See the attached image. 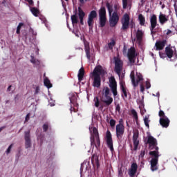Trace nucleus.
Segmentation results:
<instances>
[{"label": "nucleus", "mask_w": 177, "mask_h": 177, "mask_svg": "<svg viewBox=\"0 0 177 177\" xmlns=\"http://www.w3.org/2000/svg\"><path fill=\"white\" fill-rule=\"evenodd\" d=\"M26 2H28L29 5H32L34 3V1L32 0H26Z\"/></svg>", "instance_id": "4d7b16f0"}, {"label": "nucleus", "mask_w": 177, "mask_h": 177, "mask_svg": "<svg viewBox=\"0 0 177 177\" xmlns=\"http://www.w3.org/2000/svg\"><path fill=\"white\" fill-rule=\"evenodd\" d=\"M158 115L160 118H165L167 116L165 115V113L163 112L162 110H160L158 113Z\"/></svg>", "instance_id": "ea45409f"}, {"label": "nucleus", "mask_w": 177, "mask_h": 177, "mask_svg": "<svg viewBox=\"0 0 177 177\" xmlns=\"http://www.w3.org/2000/svg\"><path fill=\"white\" fill-rule=\"evenodd\" d=\"M131 114L136 121V124L137 127H139L140 125V123H139V118L138 116V112L135 109L131 110Z\"/></svg>", "instance_id": "a878e982"}, {"label": "nucleus", "mask_w": 177, "mask_h": 177, "mask_svg": "<svg viewBox=\"0 0 177 177\" xmlns=\"http://www.w3.org/2000/svg\"><path fill=\"white\" fill-rule=\"evenodd\" d=\"M30 62H32V64H35L36 66H39V64H41L39 60L35 59V57H34L32 55L30 56Z\"/></svg>", "instance_id": "7c9ffc66"}, {"label": "nucleus", "mask_w": 177, "mask_h": 177, "mask_svg": "<svg viewBox=\"0 0 177 177\" xmlns=\"http://www.w3.org/2000/svg\"><path fill=\"white\" fill-rule=\"evenodd\" d=\"M109 88H111L114 97H115L118 95V92L117 91V81H115V78L113 76L109 78Z\"/></svg>", "instance_id": "9d476101"}, {"label": "nucleus", "mask_w": 177, "mask_h": 177, "mask_svg": "<svg viewBox=\"0 0 177 177\" xmlns=\"http://www.w3.org/2000/svg\"><path fill=\"white\" fill-rule=\"evenodd\" d=\"M94 103H95V106L97 108L99 107V106H100V100H99L98 97H94Z\"/></svg>", "instance_id": "e433bc0d"}, {"label": "nucleus", "mask_w": 177, "mask_h": 177, "mask_svg": "<svg viewBox=\"0 0 177 177\" xmlns=\"http://www.w3.org/2000/svg\"><path fill=\"white\" fill-rule=\"evenodd\" d=\"M106 6L108 9V12H109V16H111V14L113 13V6L112 5H110V3L109 2H106Z\"/></svg>", "instance_id": "473e14b6"}, {"label": "nucleus", "mask_w": 177, "mask_h": 177, "mask_svg": "<svg viewBox=\"0 0 177 177\" xmlns=\"http://www.w3.org/2000/svg\"><path fill=\"white\" fill-rule=\"evenodd\" d=\"M136 172H138V164L133 163L131 164V168L129 170L128 174L130 177H135Z\"/></svg>", "instance_id": "a211bd4d"}, {"label": "nucleus", "mask_w": 177, "mask_h": 177, "mask_svg": "<svg viewBox=\"0 0 177 177\" xmlns=\"http://www.w3.org/2000/svg\"><path fill=\"white\" fill-rule=\"evenodd\" d=\"M140 91L141 92H145V86H143V84L140 85Z\"/></svg>", "instance_id": "6e6d98bb"}, {"label": "nucleus", "mask_w": 177, "mask_h": 177, "mask_svg": "<svg viewBox=\"0 0 177 177\" xmlns=\"http://www.w3.org/2000/svg\"><path fill=\"white\" fill-rule=\"evenodd\" d=\"M24 24L23 23H19L17 28V34H20V30H21V27H23Z\"/></svg>", "instance_id": "58836bf2"}, {"label": "nucleus", "mask_w": 177, "mask_h": 177, "mask_svg": "<svg viewBox=\"0 0 177 177\" xmlns=\"http://www.w3.org/2000/svg\"><path fill=\"white\" fill-rule=\"evenodd\" d=\"M115 72L118 75H121V71H122V66H124V63L122 61L118 58V57H115Z\"/></svg>", "instance_id": "9b49d317"}, {"label": "nucleus", "mask_w": 177, "mask_h": 177, "mask_svg": "<svg viewBox=\"0 0 177 177\" xmlns=\"http://www.w3.org/2000/svg\"><path fill=\"white\" fill-rule=\"evenodd\" d=\"M73 107L71 108V113L73 111Z\"/></svg>", "instance_id": "338daca9"}, {"label": "nucleus", "mask_w": 177, "mask_h": 177, "mask_svg": "<svg viewBox=\"0 0 177 177\" xmlns=\"http://www.w3.org/2000/svg\"><path fill=\"white\" fill-rule=\"evenodd\" d=\"M151 26L149 27L151 35L156 34L154 29L158 24H157V15H153L150 18Z\"/></svg>", "instance_id": "ddd939ff"}, {"label": "nucleus", "mask_w": 177, "mask_h": 177, "mask_svg": "<svg viewBox=\"0 0 177 177\" xmlns=\"http://www.w3.org/2000/svg\"><path fill=\"white\" fill-rule=\"evenodd\" d=\"M115 110L120 113L121 111V107L120 106V104H118L115 107Z\"/></svg>", "instance_id": "3c124183"}, {"label": "nucleus", "mask_w": 177, "mask_h": 177, "mask_svg": "<svg viewBox=\"0 0 177 177\" xmlns=\"http://www.w3.org/2000/svg\"><path fill=\"white\" fill-rule=\"evenodd\" d=\"M165 45H167V40L165 39L156 41V43L155 44L156 50H162V49H164V48L165 47Z\"/></svg>", "instance_id": "aec40b11"}, {"label": "nucleus", "mask_w": 177, "mask_h": 177, "mask_svg": "<svg viewBox=\"0 0 177 177\" xmlns=\"http://www.w3.org/2000/svg\"><path fill=\"white\" fill-rule=\"evenodd\" d=\"M123 9H127L128 8V0H122Z\"/></svg>", "instance_id": "79ce46f5"}, {"label": "nucleus", "mask_w": 177, "mask_h": 177, "mask_svg": "<svg viewBox=\"0 0 177 177\" xmlns=\"http://www.w3.org/2000/svg\"><path fill=\"white\" fill-rule=\"evenodd\" d=\"M12 147H13V144H11L8 148L7 149V150L6 151V154H9L10 153V151L12 150Z\"/></svg>", "instance_id": "a18cd8bd"}, {"label": "nucleus", "mask_w": 177, "mask_h": 177, "mask_svg": "<svg viewBox=\"0 0 177 177\" xmlns=\"http://www.w3.org/2000/svg\"><path fill=\"white\" fill-rule=\"evenodd\" d=\"M118 174H119L120 176H122L123 173H122V169H119Z\"/></svg>", "instance_id": "5fc2aeb1"}, {"label": "nucleus", "mask_w": 177, "mask_h": 177, "mask_svg": "<svg viewBox=\"0 0 177 177\" xmlns=\"http://www.w3.org/2000/svg\"><path fill=\"white\" fill-rule=\"evenodd\" d=\"M115 120L114 119H111L110 120V122H109V124H110V127H112V128H114V127H115Z\"/></svg>", "instance_id": "a19ab883"}, {"label": "nucleus", "mask_w": 177, "mask_h": 177, "mask_svg": "<svg viewBox=\"0 0 177 177\" xmlns=\"http://www.w3.org/2000/svg\"><path fill=\"white\" fill-rule=\"evenodd\" d=\"M106 145L110 149L111 151H114V145H113V137L111 136V132L110 131H107L106 133Z\"/></svg>", "instance_id": "4468645a"}, {"label": "nucleus", "mask_w": 177, "mask_h": 177, "mask_svg": "<svg viewBox=\"0 0 177 177\" xmlns=\"http://www.w3.org/2000/svg\"><path fill=\"white\" fill-rule=\"evenodd\" d=\"M25 139V149H30L31 147V135L30 134V130L24 132Z\"/></svg>", "instance_id": "dca6fc26"}, {"label": "nucleus", "mask_w": 177, "mask_h": 177, "mask_svg": "<svg viewBox=\"0 0 177 177\" xmlns=\"http://www.w3.org/2000/svg\"><path fill=\"white\" fill-rule=\"evenodd\" d=\"M151 86V85L150 84V82H146V88H147V89H150Z\"/></svg>", "instance_id": "8fccbe9b"}, {"label": "nucleus", "mask_w": 177, "mask_h": 177, "mask_svg": "<svg viewBox=\"0 0 177 177\" xmlns=\"http://www.w3.org/2000/svg\"><path fill=\"white\" fill-rule=\"evenodd\" d=\"M139 131H136L133 132V150L136 151L138 150V147L139 146Z\"/></svg>", "instance_id": "f3484780"}, {"label": "nucleus", "mask_w": 177, "mask_h": 177, "mask_svg": "<svg viewBox=\"0 0 177 177\" xmlns=\"http://www.w3.org/2000/svg\"><path fill=\"white\" fill-rule=\"evenodd\" d=\"M10 88H12V85H10V86H8V88H7V91H8V92H10Z\"/></svg>", "instance_id": "0e129e2a"}, {"label": "nucleus", "mask_w": 177, "mask_h": 177, "mask_svg": "<svg viewBox=\"0 0 177 177\" xmlns=\"http://www.w3.org/2000/svg\"><path fill=\"white\" fill-rule=\"evenodd\" d=\"M114 46H115V40L114 39H111V42L108 44V48L110 50H113Z\"/></svg>", "instance_id": "2f4dec72"}, {"label": "nucleus", "mask_w": 177, "mask_h": 177, "mask_svg": "<svg viewBox=\"0 0 177 177\" xmlns=\"http://www.w3.org/2000/svg\"><path fill=\"white\" fill-rule=\"evenodd\" d=\"M84 44L86 56L88 60H91V47L89 46V43L86 40H84Z\"/></svg>", "instance_id": "412c9836"}, {"label": "nucleus", "mask_w": 177, "mask_h": 177, "mask_svg": "<svg viewBox=\"0 0 177 177\" xmlns=\"http://www.w3.org/2000/svg\"><path fill=\"white\" fill-rule=\"evenodd\" d=\"M99 20H100V27L103 28L106 26L107 21V17L106 15V7L102 6L99 11Z\"/></svg>", "instance_id": "39448f33"}, {"label": "nucleus", "mask_w": 177, "mask_h": 177, "mask_svg": "<svg viewBox=\"0 0 177 177\" xmlns=\"http://www.w3.org/2000/svg\"><path fill=\"white\" fill-rule=\"evenodd\" d=\"M119 21L120 16H118L117 11H114L111 17L109 18L110 27H115L116 24H118Z\"/></svg>", "instance_id": "f8f14e48"}, {"label": "nucleus", "mask_w": 177, "mask_h": 177, "mask_svg": "<svg viewBox=\"0 0 177 177\" xmlns=\"http://www.w3.org/2000/svg\"><path fill=\"white\" fill-rule=\"evenodd\" d=\"M172 33V31L171 30H167V35H169V34H171Z\"/></svg>", "instance_id": "bf43d9fd"}, {"label": "nucleus", "mask_w": 177, "mask_h": 177, "mask_svg": "<svg viewBox=\"0 0 177 177\" xmlns=\"http://www.w3.org/2000/svg\"><path fill=\"white\" fill-rule=\"evenodd\" d=\"M80 19V24L82 25V26H84V18H79Z\"/></svg>", "instance_id": "13d9d810"}, {"label": "nucleus", "mask_w": 177, "mask_h": 177, "mask_svg": "<svg viewBox=\"0 0 177 177\" xmlns=\"http://www.w3.org/2000/svg\"><path fill=\"white\" fill-rule=\"evenodd\" d=\"M5 128H6V126L0 127V132H2V131H3V129H5Z\"/></svg>", "instance_id": "052dcab7"}, {"label": "nucleus", "mask_w": 177, "mask_h": 177, "mask_svg": "<svg viewBox=\"0 0 177 177\" xmlns=\"http://www.w3.org/2000/svg\"><path fill=\"white\" fill-rule=\"evenodd\" d=\"M91 145L93 147H100V138H99V131L97 128H93V133L91 136Z\"/></svg>", "instance_id": "20e7f679"}, {"label": "nucleus", "mask_w": 177, "mask_h": 177, "mask_svg": "<svg viewBox=\"0 0 177 177\" xmlns=\"http://www.w3.org/2000/svg\"><path fill=\"white\" fill-rule=\"evenodd\" d=\"M48 129H49V124L48 123H46L43 125V131L44 132H47Z\"/></svg>", "instance_id": "37998d69"}, {"label": "nucleus", "mask_w": 177, "mask_h": 177, "mask_svg": "<svg viewBox=\"0 0 177 177\" xmlns=\"http://www.w3.org/2000/svg\"><path fill=\"white\" fill-rule=\"evenodd\" d=\"M44 85L48 88V89H50V88H52L53 86L52 83H50V80L48 78L44 80Z\"/></svg>", "instance_id": "f704fd0d"}, {"label": "nucleus", "mask_w": 177, "mask_h": 177, "mask_svg": "<svg viewBox=\"0 0 177 177\" xmlns=\"http://www.w3.org/2000/svg\"><path fill=\"white\" fill-rule=\"evenodd\" d=\"M130 20H131V18L129 17V15L126 13L123 15V17L121 20V24H122L121 30H123V31H127V30L129 28Z\"/></svg>", "instance_id": "1a4fd4ad"}, {"label": "nucleus", "mask_w": 177, "mask_h": 177, "mask_svg": "<svg viewBox=\"0 0 177 177\" xmlns=\"http://www.w3.org/2000/svg\"><path fill=\"white\" fill-rule=\"evenodd\" d=\"M30 12L32 13L33 15L35 16V17H38V15H39V10H38L37 8H30Z\"/></svg>", "instance_id": "c756f323"}, {"label": "nucleus", "mask_w": 177, "mask_h": 177, "mask_svg": "<svg viewBox=\"0 0 177 177\" xmlns=\"http://www.w3.org/2000/svg\"><path fill=\"white\" fill-rule=\"evenodd\" d=\"M169 122H171V121L168 117L160 118L159 120V123L160 124L161 127H162V128H168V127H169Z\"/></svg>", "instance_id": "6ab92c4d"}, {"label": "nucleus", "mask_w": 177, "mask_h": 177, "mask_svg": "<svg viewBox=\"0 0 177 177\" xmlns=\"http://www.w3.org/2000/svg\"><path fill=\"white\" fill-rule=\"evenodd\" d=\"M97 17V12L96 10H92L89 14L87 19V24L90 30L93 28V24H95V19Z\"/></svg>", "instance_id": "0eeeda50"}, {"label": "nucleus", "mask_w": 177, "mask_h": 177, "mask_svg": "<svg viewBox=\"0 0 177 177\" xmlns=\"http://www.w3.org/2000/svg\"><path fill=\"white\" fill-rule=\"evenodd\" d=\"M124 126H116V137L118 140H122V136H124Z\"/></svg>", "instance_id": "2eb2a0df"}, {"label": "nucleus", "mask_w": 177, "mask_h": 177, "mask_svg": "<svg viewBox=\"0 0 177 177\" xmlns=\"http://www.w3.org/2000/svg\"><path fill=\"white\" fill-rule=\"evenodd\" d=\"M136 39L139 44H140L143 39V32L140 30H138L136 32Z\"/></svg>", "instance_id": "bb28decb"}, {"label": "nucleus", "mask_w": 177, "mask_h": 177, "mask_svg": "<svg viewBox=\"0 0 177 177\" xmlns=\"http://www.w3.org/2000/svg\"><path fill=\"white\" fill-rule=\"evenodd\" d=\"M120 89L125 97H128V93L127 92V88L124 86V84L120 85Z\"/></svg>", "instance_id": "c9c22d12"}, {"label": "nucleus", "mask_w": 177, "mask_h": 177, "mask_svg": "<svg viewBox=\"0 0 177 177\" xmlns=\"http://www.w3.org/2000/svg\"><path fill=\"white\" fill-rule=\"evenodd\" d=\"M38 93H39V86H37L35 91V95H37Z\"/></svg>", "instance_id": "603ef678"}, {"label": "nucleus", "mask_w": 177, "mask_h": 177, "mask_svg": "<svg viewBox=\"0 0 177 177\" xmlns=\"http://www.w3.org/2000/svg\"><path fill=\"white\" fill-rule=\"evenodd\" d=\"M145 154H146V150L145 149L141 150L139 157H140L141 158H143V157H145Z\"/></svg>", "instance_id": "49530a36"}, {"label": "nucleus", "mask_w": 177, "mask_h": 177, "mask_svg": "<svg viewBox=\"0 0 177 177\" xmlns=\"http://www.w3.org/2000/svg\"><path fill=\"white\" fill-rule=\"evenodd\" d=\"M107 72L102 65H97L95 67L93 72L91 73V78L93 81V86L94 88H100L102 85V77H104Z\"/></svg>", "instance_id": "f03ea898"}, {"label": "nucleus", "mask_w": 177, "mask_h": 177, "mask_svg": "<svg viewBox=\"0 0 177 177\" xmlns=\"http://www.w3.org/2000/svg\"><path fill=\"white\" fill-rule=\"evenodd\" d=\"M100 100L102 103H104L106 107H109L113 103V97L110 96V88L109 87L104 88Z\"/></svg>", "instance_id": "7ed1b4c3"}, {"label": "nucleus", "mask_w": 177, "mask_h": 177, "mask_svg": "<svg viewBox=\"0 0 177 177\" xmlns=\"http://www.w3.org/2000/svg\"><path fill=\"white\" fill-rule=\"evenodd\" d=\"M140 2L142 5H145V3H146V0H140Z\"/></svg>", "instance_id": "e2e57ef3"}, {"label": "nucleus", "mask_w": 177, "mask_h": 177, "mask_svg": "<svg viewBox=\"0 0 177 177\" xmlns=\"http://www.w3.org/2000/svg\"><path fill=\"white\" fill-rule=\"evenodd\" d=\"M138 20L140 21V26H145V24L146 23V18H145L143 15L140 14L138 15Z\"/></svg>", "instance_id": "cd10ccee"}, {"label": "nucleus", "mask_w": 177, "mask_h": 177, "mask_svg": "<svg viewBox=\"0 0 177 177\" xmlns=\"http://www.w3.org/2000/svg\"><path fill=\"white\" fill-rule=\"evenodd\" d=\"M86 1L88 0H79V2H80V3H84V2H86Z\"/></svg>", "instance_id": "680f3d73"}, {"label": "nucleus", "mask_w": 177, "mask_h": 177, "mask_svg": "<svg viewBox=\"0 0 177 177\" xmlns=\"http://www.w3.org/2000/svg\"><path fill=\"white\" fill-rule=\"evenodd\" d=\"M30 113H28L26 116V118H25V122H27L30 120Z\"/></svg>", "instance_id": "09e8293b"}, {"label": "nucleus", "mask_w": 177, "mask_h": 177, "mask_svg": "<svg viewBox=\"0 0 177 177\" xmlns=\"http://www.w3.org/2000/svg\"><path fill=\"white\" fill-rule=\"evenodd\" d=\"M91 162L93 165H96L97 169H99L100 167V163H99V156L97 154H93L91 157Z\"/></svg>", "instance_id": "4be33fe9"}, {"label": "nucleus", "mask_w": 177, "mask_h": 177, "mask_svg": "<svg viewBox=\"0 0 177 177\" xmlns=\"http://www.w3.org/2000/svg\"><path fill=\"white\" fill-rule=\"evenodd\" d=\"M165 53L169 59H172V57L174 56V50L169 46H167L165 48Z\"/></svg>", "instance_id": "b1692460"}, {"label": "nucleus", "mask_w": 177, "mask_h": 177, "mask_svg": "<svg viewBox=\"0 0 177 177\" xmlns=\"http://www.w3.org/2000/svg\"><path fill=\"white\" fill-rule=\"evenodd\" d=\"M147 143H149L150 146L155 147V151H149V156L152 157L150 161L151 170L154 172V171L158 169V158L160 157V151H158V147H157V140L150 136L148 137Z\"/></svg>", "instance_id": "f257e3e1"}, {"label": "nucleus", "mask_w": 177, "mask_h": 177, "mask_svg": "<svg viewBox=\"0 0 177 177\" xmlns=\"http://www.w3.org/2000/svg\"><path fill=\"white\" fill-rule=\"evenodd\" d=\"M84 75H85V70L84 69V68H81L79 70L77 75L79 82H81V81L84 80Z\"/></svg>", "instance_id": "393cba45"}, {"label": "nucleus", "mask_w": 177, "mask_h": 177, "mask_svg": "<svg viewBox=\"0 0 177 177\" xmlns=\"http://www.w3.org/2000/svg\"><path fill=\"white\" fill-rule=\"evenodd\" d=\"M127 57L131 66L135 64V60H136V50L134 47H131L127 53Z\"/></svg>", "instance_id": "6e6552de"}, {"label": "nucleus", "mask_w": 177, "mask_h": 177, "mask_svg": "<svg viewBox=\"0 0 177 177\" xmlns=\"http://www.w3.org/2000/svg\"><path fill=\"white\" fill-rule=\"evenodd\" d=\"M130 78L131 80V84L134 88H136L139 85V82L143 81V75L140 73L136 74V79L135 77V72L131 71L130 74Z\"/></svg>", "instance_id": "423d86ee"}, {"label": "nucleus", "mask_w": 177, "mask_h": 177, "mask_svg": "<svg viewBox=\"0 0 177 177\" xmlns=\"http://www.w3.org/2000/svg\"><path fill=\"white\" fill-rule=\"evenodd\" d=\"M75 36H76V37H80V35H78V33H75Z\"/></svg>", "instance_id": "69168bd1"}, {"label": "nucleus", "mask_w": 177, "mask_h": 177, "mask_svg": "<svg viewBox=\"0 0 177 177\" xmlns=\"http://www.w3.org/2000/svg\"><path fill=\"white\" fill-rule=\"evenodd\" d=\"M78 15H79V19H84L85 17V12L82 9H81V7L78 8Z\"/></svg>", "instance_id": "72a5a7b5"}, {"label": "nucleus", "mask_w": 177, "mask_h": 177, "mask_svg": "<svg viewBox=\"0 0 177 177\" xmlns=\"http://www.w3.org/2000/svg\"><path fill=\"white\" fill-rule=\"evenodd\" d=\"M127 127L129 125V124H128V122H127Z\"/></svg>", "instance_id": "774afa93"}, {"label": "nucleus", "mask_w": 177, "mask_h": 177, "mask_svg": "<svg viewBox=\"0 0 177 177\" xmlns=\"http://www.w3.org/2000/svg\"><path fill=\"white\" fill-rule=\"evenodd\" d=\"M168 21V16L165 15V14H162V12H160L159 15V23L163 26V24H165Z\"/></svg>", "instance_id": "5701e85b"}, {"label": "nucleus", "mask_w": 177, "mask_h": 177, "mask_svg": "<svg viewBox=\"0 0 177 177\" xmlns=\"http://www.w3.org/2000/svg\"><path fill=\"white\" fill-rule=\"evenodd\" d=\"M70 102L71 103H72L73 104H74V103H77V97L75 95H74L73 97H72L71 98H70Z\"/></svg>", "instance_id": "c03bdc74"}, {"label": "nucleus", "mask_w": 177, "mask_h": 177, "mask_svg": "<svg viewBox=\"0 0 177 177\" xmlns=\"http://www.w3.org/2000/svg\"><path fill=\"white\" fill-rule=\"evenodd\" d=\"M144 122H145V127H147V128H150V125L149 124V122H150V120H149V117L146 116L144 118Z\"/></svg>", "instance_id": "4c0bfd02"}, {"label": "nucleus", "mask_w": 177, "mask_h": 177, "mask_svg": "<svg viewBox=\"0 0 177 177\" xmlns=\"http://www.w3.org/2000/svg\"><path fill=\"white\" fill-rule=\"evenodd\" d=\"M72 24H78V17H77V12L75 15L71 17Z\"/></svg>", "instance_id": "c85d7f7f"}, {"label": "nucleus", "mask_w": 177, "mask_h": 177, "mask_svg": "<svg viewBox=\"0 0 177 177\" xmlns=\"http://www.w3.org/2000/svg\"><path fill=\"white\" fill-rule=\"evenodd\" d=\"M116 126L124 127V120L120 119L119 124H118Z\"/></svg>", "instance_id": "de8ad7c7"}, {"label": "nucleus", "mask_w": 177, "mask_h": 177, "mask_svg": "<svg viewBox=\"0 0 177 177\" xmlns=\"http://www.w3.org/2000/svg\"><path fill=\"white\" fill-rule=\"evenodd\" d=\"M130 26L131 28H133V27H135V22H133V21H131Z\"/></svg>", "instance_id": "864d4df0"}]
</instances>
